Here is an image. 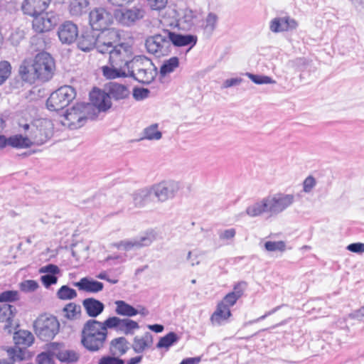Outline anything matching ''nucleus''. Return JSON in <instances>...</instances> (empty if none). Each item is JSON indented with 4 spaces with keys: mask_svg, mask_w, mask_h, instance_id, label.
<instances>
[{
    "mask_svg": "<svg viewBox=\"0 0 364 364\" xmlns=\"http://www.w3.org/2000/svg\"><path fill=\"white\" fill-rule=\"evenodd\" d=\"M57 297L60 300H71L77 296L75 289L68 285H63L57 291Z\"/></svg>",
    "mask_w": 364,
    "mask_h": 364,
    "instance_id": "nucleus-42",
    "label": "nucleus"
},
{
    "mask_svg": "<svg viewBox=\"0 0 364 364\" xmlns=\"http://www.w3.org/2000/svg\"><path fill=\"white\" fill-rule=\"evenodd\" d=\"M38 284L35 280H26L20 284V289L24 292H32L38 288Z\"/></svg>",
    "mask_w": 364,
    "mask_h": 364,
    "instance_id": "nucleus-52",
    "label": "nucleus"
},
{
    "mask_svg": "<svg viewBox=\"0 0 364 364\" xmlns=\"http://www.w3.org/2000/svg\"><path fill=\"white\" fill-rule=\"evenodd\" d=\"M89 96L91 109L92 107H95L100 112H106L112 107V102L109 100V95H107L105 90H102L100 88L94 87Z\"/></svg>",
    "mask_w": 364,
    "mask_h": 364,
    "instance_id": "nucleus-18",
    "label": "nucleus"
},
{
    "mask_svg": "<svg viewBox=\"0 0 364 364\" xmlns=\"http://www.w3.org/2000/svg\"><path fill=\"white\" fill-rule=\"evenodd\" d=\"M154 343L153 335L147 331L143 336H135L130 348L136 353H142L145 350L150 348Z\"/></svg>",
    "mask_w": 364,
    "mask_h": 364,
    "instance_id": "nucleus-26",
    "label": "nucleus"
},
{
    "mask_svg": "<svg viewBox=\"0 0 364 364\" xmlns=\"http://www.w3.org/2000/svg\"><path fill=\"white\" fill-rule=\"evenodd\" d=\"M14 341L15 346H23V347H28L32 345L34 341L33 334L25 330H18L14 333Z\"/></svg>",
    "mask_w": 364,
    "mask_h": 364,
    "instance_id": "nucleus-31",
    "label": "nucleus"
},
{
    "mask_svg": "<svg viewBox=\"0 0 364 364\" xmlns=\"http://www.w3.org/2000/svg\"><path fill=\"white\" fill-rule=\"evenodd\" d=\"M297 21L289 16L277 17L270 21L269 28L273 33H280L296 29Z\"/></svg>",
    "mask_w": 364,
    "mask_h": 364,
    "instance_id": "nucleus-21",
    "label": "nucleus"
},
{
    "mask_svg": "<svg viewBox=\"0 0 364 364\" xmlns=\"http://www.w3.org/2000/svg\"><path fill=\"white\" fill-rule=\"evenodd\" d=\"M269 213L276 215L282 213L289 207L294 201L293 194H284L282 193H276L272 196L266 197Z\"/></svg>",
    "mask_w": 364,
    "mask_h": 364,
    "instance_id": "nucleus-12",
    "label": "nucleus"
},
{
    "mask_svg": "<svg viewBox=\"0 0 364 364\" xmlns=\"http://www.w3.org/2000/svg\"><path fill=\"white\" fill-rule=\"evenodd\" d=\"M346 249L352 252L361 254L364 252V243L354 242L348 245Z\"/></svg>",
    "mask_w": 364,
    "mask_h": 364,
    "instance_id": "nucleus-60",
    "label": "nucleus"
},
{
    "mask_svg": "<svg viewBox=\"0 0 364 364\" xmlns=\"http://www.w3.org/2000/svg\"><path fill=\"white\" fill-rule=\"evenodd\" d=\"M27 347L15 346L8 350V353L12 360H24L29 358V352L26 349Z\"/></svg>",
    "mask_w": 364,
    "mask_h": 364,
    "instance_id": "nucleus-40",
    "label": "nucleus"
},
{
    "mask_svg": "<svg viewBox=\"0 0 364 364\" xmlns=\"http://www.w3.org/2000/svg\"><path fill=\"white\" fill-rule=\"evenodd\" d=\"M11 73V65L9 62L2 60L0 62V85H2Z\"/></svg>",
    "mask_w": 364,
    "mask_h": 364,
    "instance_id": "nucleus-47",
    "label": "nucleus"
},
{
    "mask_svg": "<svg viewBox=\"0 0 364 364\" xmlns=\"http://www.w3.org/2000/svg\"><path fill=\"white\" fill-rule=\"evenodd\" d=\"M168 30H164L161 33L149 36L145 46L148 53L156 57L168 55L171 52V45L168 37Z\"/></svg>",
    "mask_w": 364,
    "mask_h": 364,
    "instance_id": "nucleus-6",
    "label": "nucleus"
},
{
    "mask_svg": "<svg viewBox=\"0 0 364 364\" xmlns=\"http://www.w3.org/2000/svg\"><path fill=\"white\" fill-rule=\"evenodd\" d=\"M239 299L234 293H228L225 295L223 299L218 304H223L227 308L230 309V306H233L237 301Z\"/></svg>",
    "mask_w": 364,
    "mask_h": 364,
    "instance_id": "nucleus-58",
    "label": "nucleus"
},
{
    "mask_svg": "<svg viewBox=\"0 0 364 364\" xmlns=\"http://www.w3.org/2000/svg\"><path fill=\"white\" fill-rule=\"evenodd\" d=\"M109 65L110 66L105 65L102 68L103 75L107 79L113 80L119 77H127L125 68L114 65V64Z\"/></svg>",
    "mask_w": 364,
    "mask_h": 364,
    "instance_id": "nucleus-32",
    "label": "nucleus"
},
{
    "mask_svg": "<svg viewBox=\"0 0 364 364\" xmlns=\"http://www.w3.org/2000/svg\"><path fill=\"white\" fill-rule=\"evenodd\" d=\"M349 317L358 320H361L364 317V306L355 310L349 314Z\"/></svg>",
    "mask_w": 364,
    "mask_h": 364,
    "instance_id": "nucleus-64",
    "label": "nucleus"
},
{
    "mask_svg": "<svg viewBox=\"0 0 364 364\" xmlns=\"http://www.w3.org/2000/svg\"><path fill=\"white\" fill-rule=\"evenodd\" d=\"M155 240V237L152 232H146L138 238H134L131 240H123L116 244L117 248L123 247L126 251L130 250L132 248H141L143 247L149 246Z\"/></svg>",
    "mask_w": 364,
    "mask_h": 364,
    "instance_id": "nucleus-19",
    "label": "nucleus"
},
{
    "mask_svg": "<svg viewBox=\"0 0 364 364\" xmlns=\"http://www.w3.org/2000/svg\"><path fill=\"white\" fill-rule=\"evenodd\" d=\"M99 36L97 31L90 28L83 30L77 38V48L83 52H90L97 48Z\"/></svg>",
    "mask_w": 364,
    "mask_h": 364,
    "instance_id": "nucleus-15",
    "label": "nucleus"
},
{
    "mask_svg": "<svg viewBox=\"0 0 364 364\" xmlns=\"http://www.w3.org/2000/svg\"><path fill=\"white\" fill-rule=\"evenodd\" d=\"M79 290L90 293H97L104 288V284L101 282L94 280L88 277H83L79 282L74 283Z\"/></svg>",
    "mask_w": 364,
    "mask_h": 364,
    "instance_id": "nucleus-28",
    "label": "nucleus"
},
{
    "mask_svg": "<svg viewBox=\"0 0 364 364\" xmlns=\"http://www.w3.org/2000/svg\"><path fill=\"white\" fill-rule=\"evenodd\" d=\"M242 81L241 77L230 78L223 82L222 88H228L232 86L239 85Z\"/></svg>",
    "mask_w": 364,
    "mask_h": 364,
    "instance_id": "nucleus-62",
    "label": "nucleus"
},
{
    "mask_svg": "<svg viewBox=\"0 0 364 364\" xmlns=\"http://www.w3.org/2000/svg\"><path fill=\"white\" fill-rule=\"evenodd\" d=\"M179 66V59L178 57H172L165 60L160 68V74L161 76L171 73Z\"/></svg>",
    "mask_w": 364,
    "mask_h": 364,
    "instance_id": "nucleus-41",
    "label": "nucleus"
},
{
    "mask_svg": "<svg viewBox=\"0 0 364 364\" xmlns=\"http://www.w3.org/2000/svg\"><path fill=\"white\" fill-rule=\"evenodd\" d=\"M50 0H24L21 10L26 15L33 17L32 26L36 33L50 31L60 21V16L54 11L45 12Z\"/></svg>",
    "mask_w": 364,
    "mask_h": 364,
    "instance_id": "nucleus-3",
    "label": "nucleus"
},
{
    "mask_svg": "<svg viewBox=\"0 0 364 364\" xmlns=\"http://www.w3.org/2000/svg\"><path fill=\"white\" fill-rule=\"evenodd\" d=\"M242 286H246V282H241L237 283L234 286L233 291H231L230 293H234L235 294V296L240 299L242 296L244 292V289L242 288Z\"/></svg>",
    "mask_w": 364,
    "mask_h": 364,
    "instance_id": "nucleus-63",
    "label": "nucleus"
},
{
    "mask_svg": "<svg viewBox=\"0 0 364 364\" xmlns=\"http://www.w3.org/2000/svg\"><path fill=\"white\" fill-rule=\"evenodd\" d=\"M88 5L89 1L87 0H73L69 6L70 14L72 16H80L85 12Z\"/></svg>",
    "mask_w": 364,
    "mask_h": 364,
    "instance_id": "nucleus-39",
    "label": "nucleus"
},
{
    "mask_svg": "<svg viewBox=\"0 0 364 364\" xmlns=\"http://www.w3.org/2000/svg\"><path fill=\"white\" fill-rule=\"evenodd\" d=\"M316 181L312 176H307L303 182V191L305 193H310L315 187Z\"/></svg>",
    "mask_w": 364,
    "mask_h": 364,
    "instance_id": "nucleus-57",
    "label": "nucleus"
},
{
    "mask_svg": "<svg viewBox=\"0 0 364 364\" xmlns=\"http://www.w3.org/2000/svg\"><path fill=\"white\" fill-rule=\"evenodd\" d=\"M60 272V268L53 264H48L40 268L39 273H45L47 274L56 275Z\"/></svg>",
    "mask_w": 364,
    "mask_h": 364,
    "instance_id": "nucleus-54",
    "label": "nucleus"
},
{
    "mask_svg": "<svg viewBox=\"0 0 364 364\" xmlns=\"http://www.w3.org/2000/svg\"><path fill=\"white\" fill-rule=\"evenodd\" d=\"M28 135L33 145H42L51 138L53 132L49 123L40 122L38 124H33L32 130Z\"/></svg>",
    "mask_w": 364,
    "mask_h": 364,
    "instance_id": "nucleus-14",
    "label": "nucleus"
},
{
    "mask_svg": "<svg viewBox=\"0 0 364 364\" xmlns=\"http://www.w3.org/2000/svg\"><path fill=\"white\" fill-rule=\"evenodd\" d=\"M114 18V14L104 8H95L89 14L90 28L97 32L108 28L112 24Z\"/></svg>",
    "mask_w": 364,
    "mask_h": 364,
    "instance_id": "nucleus-8",
    "label": "nucleus"
},
{
    "mask_svg": "<svg viewBox=\"0 0 364 364\" xmlns=\"http://www.w3.org/2000/svg\"><path fill=\"white\" fill-rule=\"evenodd\" d=\"M50 349V345L48 346V349L46 352H42L36 357V362L38 364H54L53 357Z\"/></svg>",
    "mask_w": 364,
    "mask_h": 364,
    "instance_id": "nucleus-46",
    "label": "nucleus"
},
{
    "mask_svg": "<svg viewBox=\"0 0 364 364\" xmlns=\"http://www.w3.org/2000/svg\"><path fill=\"white\" fill-rule=\"evenodd\" d=\"M139 328V323L129 319L111 316L101 322L94 318L87 320L80 333V343L89 352L100 351L105 346L107 338V329H114L125 335H132L134 330Z\"/></svg>",
    "mask_w": 364,
    "mask_h": 364,
    "instance_id": "nucleus-1",
    "label": "nucleus"
},
{
    "mask_svg": "<svg viewBox=\"0 0 364 364\" xmlns=\"http://www.w3.org/2000/svg\"><path fill=\"white\" fill-rule=\"evenodd\" d=\"M230 316L231 311L230 309L223 304H218L216 310L212 314L210 320L213 323L220 325L223 322L227 321Z\"/></svg>",
    "mask_w": 364,
    "mask_h": 364,
    "instance_id": "nucleus-34",
    "label": "nucleus"
},
{
    "mask_svg": "<svg viewBox=\"0 0 364 364\" xmlns=\"http://www.w3.org/2000/svg\"><path fill=\"white\" fill-rule=\"evenodd\" d=\"M180 340V336L175 332L171 331L166 336L160 338L159 342L156 343V348H166L168 349L171 346L176 343Z\"/></svg>",
    "mask_w": 364,
    "mask_h": 364,
    "instance_id": "nucleus-38",
    "label": "nucleus"
},
{
    "mask_svg": "<svg viewBox=\"0 0 364 364\" xmlns=\"http://www.w3.org/2000/svg\"><path fill=\"white\" fill-rule=\"evenodd\" d=\"M218 21V16L214 13H209L205 18V28L209 29L211 32L215 29Z\"/></svg>",
    "mask_w": 364,
    "mask_h": 364,
    "instance_id": "nucleus-53",
    "label": "nucleus"
},
{
    "mask_svg": "<svg viewBox=\"0 0 364 364\" xmlns=\"http://www.w3.org/2000/svg\"><path fill=\"white\" fill-rule=\"evenodd\" d=\"M156 75V68L154 67L153 69H151L144 67L143 69H141V70L137 74L135 75V78L133 79L141 84L149 85L154 80Z\"/></svg>",
    "mask_w": 364,
    "mask_h": 364,
    "instance_id": "nucleus-33",
    "label": "nucleus"
},
{
    "mask_svg": "<svg viewBox=\"0 0 364 364\" xmlns=\"http://www.w3.org/2000/svg\"><path fill=\"white\" fill-rule=\"evenodd\" d=\"M265 250L267 252H284L286 250V242L279 241H267L264 245Z\"/></svg>",
    "mask_w": 364,
    "mask_h": 364,
    "instance_id": "nucleus-45",
    "label": "nucleus"
},
{
    "mask_svg": "<svg viewBox=\"0 0 364 364\" xmlns=\"http://www.w3.org/2000/svg\"><path fill=\"white\" fill-rule=\"evenodd\" d=\"M18 299V292L16 290H6L0 294V303L14 302Z\"/></svg>",
    "mask_w": 364,
    "mask_h": 364,
    "instance_id": "nucleus-49",
    "label": "nucleus"
},
{
    "mask_svg": "<svg viewBox=\"0 0 364 364\" xmlns=\"http://www.w3.org/2000/svg\"><path fill=\"white\" fill-rule=\"evenodd\" d=\"M154 196L157 198L159 201L164 202L175 196L179 190L178 182L170 181H163L151 186Z\"/></svg>",
    "mask_w": 364,
    "mask_h": 364,
    "instance_id": "nucleus-13",
    "label": "nucleus"
},
{
    "mask_svg": "<svg viewBox=\"0 0 364 364\" xmlns=\"http://www.w3.org/2000/svg\"><path fill=\"white\" fill-rule=\"evenodd\" d=\"M33 328L35 333L41 340L48 341L59 332L60 323L55 316L44 314L35 320Z\"/></svg>",
    "mask_w": 364,
    "mask_h": 364,
    "instance_id": "nucleus-5",
    "label": "nucleus"
},
{
    "mask_svg": "<svg viewBox=\"0 0 364 364\" xmlns=\"http://www.w3.org/2000/svg\"><path fill=\"white\" fill-rule=\"evenodd\" d=\"M151 64L150 60L144 55H132L130 60L125 66V70H127V77L135 78V71L138 73L141 69L146 67V65Z\"/></svg>",
    "mask_w": 364,
    "mask_h": 364,
    "instance_id": "nucleus-23",
    "label": "nucleus"
},
{
    "mask_svg": "<svg viewBox=\"0 0 364 364\" xmlns=\"http://www.w3.org/2000/svg\"><path fill=\"white\" fill-rule=\"evenodd\" d=\"M90 110L91 105L89 102H77L70 109H67L63 116L75 128H80L86 123Z\"/></svg>",
    "mask_w": 364,
    "mask_h": 364,
    "instance_id": "nucleus-7",
    "label": "nucleus"
},
{
    "mask_svg": "<svg viewBox=\"0 0 364 364\" xmlns=\"http://www.w3.org/2000/svg\"><path fill=\"white\" fill-rule=\"evenodd\" d=\"M115 312L117 315L132 317L138 314V309L123 300L115 301Z\"/></svg>",
    "mask_w": 364,
    "mask_h": 364,
    "instance_id": "nucleus-35",
    "label": "nucleus"
},
{
    "mask_svg": "<svg viewBox=\"0 0 364 364\" xmlns=\"http://www.w3.org/2000/svg\"><path fill=\"white\" fill-rule=\"evenodd\" d=\"M236 234V230L235 228H230L225 230L223 232L219 233V237L220 240H231L232 239Z\"/></svg>",
    "mask_w": 364,
    "mask_h": 364,
    "instance_id": "nucleus-61",
    "label": "nucleus"
},
{
    "mask_svg": "<svg viewBox=\"0 0 364 364\" xmlns=\"http://www.w3.org/2000/svg\"><path fill=\"white\" fill-rule=\"evenodd\" d=\"M105 90L109 95V100L111 99L115 101L123 100L129 98L130 95V91L127 85L116 82L107 83Z\"/></svg>",
    "mask_w": 364,
    "mask_h": 364,
    "instance_id": "nucleus-20",
    "label": "nucleus"
},
{
    "mask_svg": "<svg viewBox=\"0 0 364 364\" xmlns=\"http://www.w3.org/2000/svg\"><path fill=\"white\" fill-rule=\"evenodd\" d=\"M17 313L16 307L9 304L0 305V322H5L4 330L12 333L13 318Z\"/></svg>",
    "mask_w": 364,
    "mask_h": 364,
    "instance_id": "nucleus-24",
    "label": "nucleus"
},
{
    "mask_svg": "<svg viewBox=\"0 0 364 364\" xmlns=\"http://www.w3.org/2000/svg\"><path fill=\"white\" fill-rule=\"evenodd\" d=\"M76 95V90L73 87L61 86L50 95L46 100V107L50 111L59 112L66 108Z\"/></svg>",
    "mask_w": 364,
    "mask_h": 364,
    "instance_id": "nucleus-4",
    "label": "nucleus"
},
{
    "mask_svg": "<svg viewBox=\"0 0 364 364\" xmlns=\"http://www.w3.org/2000/svg\"><path fill=\"white\" fill-rule=\"evenodd\" d=\"M64 316L68 320H77L80 318L81 316V306L74 302H70L66 304L63 309Z\"/></svg>",
    "mask_w": 364,
    "mask_h": 364,
    "instance_id": "nucleus-37",
    "label": "nucleus"
},
{
    "mask_svg": "<svg viewBox=\"0 0 364 364\" xmlns=\"http://www.w3.org/2000/svg\"><path fill=\"white\" fill-rule=\"evenodd\" d=\"M154 196L151 187L137 190L132 194V198L136 207L141 208L152 200Z\"/></svg>",
    "mask_w": 364,
    "mask_h": 364,
    "instance_id": "nucleus-29",
    "label": "nucleus"
},
{
    "mask_svg": "<svg viewBox=\"0 0 364 364\" xmlns=\"http://www.w3.org/2000/svg\"><path fill=\"white\" fill-rule=\"evenodd\" d=\"M109 54V63L125 68L133 55V48L127 43H120L112 48Z\"/></svg>",
    "mask_w": 364,
    "mask_h": 364,
    "instance_id": "nucleus-9",
    "label": "nucleus"
},
{
    "mask_svg": "<svg viewBox=\"0 0 364 364\" xmlns=\"http://www.w3.org/2000/svg\"><path fill=\"white\" fill-rule=\"evenodd\" d=\"M129 349L130 343L124 336L114 338L109 343V352L112 355H117L121 358L122 355H125Z\"/></svg>",
    "mask_w": 364,
    "mask_h": 364,
    "instance_id": "nucleus-25",
    "label": "nucleus"
},
{
    "mask_svg": "<svg viewBox=\"0 0 364 364\" xmlns=\"http://www.w3.org/2000/svg\"><path fill=\"white\" fill-rule=\"evenodd\" d=\"M249 78L257 85H264V84H274L276 81L273 80L271 77L262 75H255L252 73L247 74Z\"/></svg>",
    "mask_w": 364,
    "mask_h": 364,
    "instance_id": "nucleus-48",
    "label": "nucleus"
},
{
    "mask_svg": "<svg viewBox=\"0 0 364 364\" xmlns=\"http://www.w3.org/2000/svg\"><path fill=\"white\" fill-rule=\"evenodd\" d=\"M98 364H125V360L119 356L109 355L102 356Z\"/></svg>",
    "mask_w": 364,
    "mask_h": 364,
    "instance_id": "nucleus-50",
    "label": "nucleus"
},
{
    "mask_svg": "<svg viewBox=\"0 0 364 364\" xmlns=\"http://www.w3.org/2000/svg\"><path fill=\"white\" fill-rule=\"evenodd\" d=\"M149 93L150 90L147 88L135 87L133 89L132 95L135 100L141 101L147 98Z\"/></svg>",
    "mask_w": 364,
    "mask_h": 364,
    "instance_id": "nucleus-51",
    "label": "nucleus"
},
{
    "mask_svg": "<svg viewBox=\"0 0 364 364\" xmlns=\"http://www.w3.org/2000/svg\"><path fill=\"white\" fill-rule=\"evenodd\" d=\"M171 41V45L176 47H183L189 46V49L192 48L197 43L198 38L192 34L177 33L168 30V37Z\"/></svg>",
    "mask_w": 364,
    "mask_h": 364,
    "instance_id": "nucleus-22",
    "label": "nucleus"
},
{
    "mask_svg": "<svg viewBox=\"0 0 364 364\" xmlns=\"http://www.w3.org/2000/svg\"><path fill=\"white\" fill-rule=\"evenodd\" d=\"M41 281L46 288H48L51 285L57 283L58 277L56 275L46 274L41 277Z\"/></svg>",
    "mask_w": 364,
    "mask_h": 364,
    "instance_id": "nucleus-56",
    "label": "nucleus"
},
{
    "mask_svg": "<svg viewBox=\"0 0 364 364\" xmlns=\"http://www.w3.org/2000/svg\"><path fill=\"white\" fill-rule=\"evenodd\" d=\"M197 18V12L191 9L186 8L183 11L181 18L182 23L186 24L188 28L194 25V21Z\"/></svg>",
    "mask_w": 364,
    "mask_h": 364,
    "instance_id": "nucleus-44",
    "label": "nucleus"
},
{
    "mask_svg": "<svg viewBox=\"0 0 364 364\" xmlns=\"http://www.w3.org/2000/svg\"><path fill=\"white\" fill-rule=\"evenodd\" d=\"M97 32L99 36L97 50L102 54L107 53L115 45L120 43V36L118 31L114 28H106Z\"/></svg>",
    "mask_w": 364,
    "mask_h": 364,
    "instance_id": "nucleus-11",
    "label": "nucleus"
},
{
    "mask_svg": "<svg viewBox=\"0 0 364 364\" xmlns=\"http://www.w3.org/2000/svg\"><path fill=\"white\" fill-rule=\"evenodd\" d=\"M291 63L297 71H304L309 65L308 60L304 58H297L292 60Z\"/></svg>",
    "mask_w": 364,
    "mask_h": 364,
    "instance_id": "nucleus-55",
    "label": "nucleus"
},
{
    "mask_svg": "<svg viewBox=\"0 0 364 364\" xmlns=\"http://www.w3.org/2000/svg\"><path fill=\"white\" fill-rule=\"evenodd\" d=\"M267 198H263L261 201L257 202L246 208V213L250 217H257L264 213H269V207Z\"/></svg>",
    "mask_w": 364,
    "mask_h": 364,
    "instance_id": "nucleus-36",
    "label": "nucleus"
},
{
    "mask_svg": "<svg viewBox=\"0 0 364 364\" xmlns=\"http://www.w3.org/2000/svg\"><path fill=\"white\" fill-rule=\"evenodd\" d=\"M6 146L9 145L16 149H27L33 145V142L29 139L28 134H26V136L15 134L8 138L6 137Z\"/></svg>",
    "mask_w": 364,
    "mask_h": 364,
    "instance_id": "nucleus-30",
    "label": "nucleus"
},
{
    "mask_svg": "<svg viewBox=\"0 0 364 364\" xmlns=\"http://www.w3.org/2000/svg\"><path fill=\"white\" fill-rule=\"evenodd\" d=\"M145 11L140 6H134L129 9H116L114 13V18L120 24L132 26L137 21L144 16Z\"/></svg>",
    "mask_w": 364,
    "mask_h": 364,
    "instance_id": "nucleus-10",
    "label": "nucleus"
},
{
    "mask_svg": "<svg viewBox=\"0 0 364 364\" xmlns=\"http://www.w3.org/2000/svg\"><path fill=\"white\" fill-rule=\"evenodd\" d=\"M143 139L159 140L162 137V133L158 130V124H153L144 129Z\"/></svg>",
    "mask_w": 364,
    "mask_h": 364,
    "instance_id": "nucleus-43",
    "label": "nucleus"
},
{
    "mask_svg": "<svg viewBox=\"0 0 364 364\" xmlns=\"http://www.w3.org/2000/svg\"><path fill=\"white\" fill-rule=\"evenodd\" d=\"M51 353L61 363H75L80 359V354L74 350H66L64 348V343L53 342L50 343Z\"/></svg>",
    "mask_w": 364,
    "mask_h": 364,
    "instance_id": "nucleus-16",
    "label": "nucleus"
},
{
    "mask_svg": "<svg viewBox=\"0 0 364 364\" xmlns=\"http://www.w3.org/2000/svg\"><path fill=\"white\" fill-rule=\"evenodd\" d=\"M55 63L51 55L43 51L38 53L33 62L25 60L19 66L18 73L25 82L33 83L36 80L48 82L54 74Z\"/></svg>",
    "mask_w": 364,
    "mask_h": 364,
    "instance_id": "nucleus-2",
    "label": "nucleus"
},
{
    "mask_svg": "<svg viewBox=\"0 0 364 364\" xmlns=\"http://www.w3.org/2000/svg\"><path fill=\"white\" fill-rule=\"evenodd\" d=\"M78 33L79 31L77 25L70 21L61 24L58 31L60 41L66 45H70L76 42Z\"/></svg>",
    "mask_w": 364,
    "mask_h": 364,
    "instance_id": "nucleus-17",
    "label": "nucleus"
},
{
    "mask_svg": "<svg viewBox=\"0 0 364 364\" xmlns=\"http://www.w3.org/2000/svg\"><path fill=\"white\" fill-rule=\"evenodd\" d=\"M82 306L88 316L96 318L100 315L104 309V304L95 298L90 297L82 301Z\"/></svg>",
    "mask_w": 364,
    "mask_h": 364,
    "instance_id": "nucleus-27",
    "label": "nucleus"
},
{
    "mask_svg": "<svg viewBox=\"0 0 364 364\" xmlns=\"http://www.w3.org/2000/svg\"><path fill=\"white\" fill-rule=\"evenodd\" d=\"M168 0H148V4L152 10L160 11L164 9Z\"/></svg>",
    "mask_w": 364,
    "mask_h": 364,
    "instance_id": "nucleus-59",
    "label": "nucleus"
}]
</instances>
